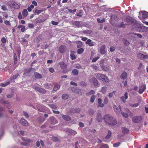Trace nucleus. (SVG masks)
<instances>
[{
	"label": "nucleus",
	"mask_w": 148,
	"mask_h": 148,
	"mask_svg": "<svg viewBox=\"0 0 148 148\" xmlns=\"http://www.w3.org/2000/svg\"><path fill=\"white\" fill-rule=\"evenodd\" d=\"M104 119L106 123L109 125H114L117 123L116 119L109 115H106L104 116Z\"/></svg>",
	"instance_id": "nucleus-1"
},
{
	"label": "nucleus",
	"mask_w": 148,
	"mask_h": 148,
	"mask_svg": "<svg viewBox=\"0 0 148 148\" xmlns=\"http://www.w3.org/2000/svg\"><path fill=\"white\" fill-rule=\"evenodd\" d=\"M95 76L98 79L102 81L106 82H108L109 81L108 77L103 74L100 73H97L95 74Z\"/></svg>",
	"instance_id": "nucleus-2"
},
{
	"label": "nucleus",
	"mask_w": 148,
	"mask_h": 148,
	"mask_svg": "<svg viewBox=\"0 0 148 148\" xmlns=\"http://www.w3.org/2000/svg\"><path fill=\"white\" fill-rule=\"evenodd\" d=\"M139 14L138 17L140 19H145L148 17V12L145 11H140L139 12Z\"/></svg>",
	"instance_id": "nucleus-3"
},
{
	"label": "nucleus",
	"mask_w": 148,
	"mask_h": 148,
	"mask_svg": "<svg viewBox=\"0 0 148 148\" xmlns=\"http://www.w3.org/2000/svg\"><path fill=\"white\" fill-rule=\"evenodd\" d=\"M142 117L140 116H134L132 118V121L135 123H139L142 120Z\"/></svg>",
	"instance_id": "nucleus-4"
},
{
	"label": "nucleus",
	"mask_w": 148,
	"mask_h": 148,
	"mask_svg": "<svg viewBox=\"0 0 148 148\" xmlns=\"http://www.w3.org/2000/svg\"><path fill=\"white\" fill-rule=\"evenodd\" d=\"M114 110L117 115L120 114V112H121V107L119 106V108L116 105L113 106Z\"/></svg>",
	"instance_id": "nucleus-5"
},
{
	"label": "nucleus",
	"mask_w": 148,
	"mask_h": 148,
	"mask_svg": "<svg viewBox=\"0 0 148 148\" xmlns=\"http://www.w3.org/2000/svg\"><path fill=\"white\" fill-rule=\"evenodd\" d=\"M19 123L22 125L27 126L28 125L27 121L24 118H22L19 121Z\"/></svg>",
	"instance_id": "nucleus-6"
},
{
	"label": "nucleus",
	"mask_w": 148,
	"mask_h": 148,
	"mask_svg": "<svg viewBox=\"0 0 148 148\" xmlns=\"http://www.w3.org/2000/svg\"><path fill=\"white\" fill-rule=\"evenodd\" d=\"M146 86L144 84L140 85L139 86V93L140 94H142L145 90L146 89Z\"/></svg>",
	"instance_id": "nucleus-7"
},
{
	"label": "nucleus",
	"mask_w": 148,
	"mask_h": 148,
	"mask_svg": "<svg viewBox=\"0 0 148 148\" xmlns=\"http://www.w3.org/2000/svg\"><path fill=\"white\" fill-rule=\"evenodd\" d=\"M90 82H93L95 86H98V82L97 79L95 77H93L90 79Z\"/></svg>",
	"instance_id": "nucleus-8"
},
{
	"label": "nucleus",
	"mask_w": 148,
	"mask_h": 148,
	"mask_svg": "<svg viewBox=\"0 0 148 148\" xmlns=\"http://www.w3.org/2000/svg\"><path fill=\"white\" fill-rule=\"evenodd\" d=\"M34 88L36 90L42 93H45L46 92V90L45 89L40 88L38 87L35 86L34 87Z\"/></svg>",
	"instance_id": "nucleus-9"
},
{
	"label": "nucleus",
	"mask_w": 148,
	"mask_h": 148,
	"mask_svg": "<svg viewBox=\"0 0 148 148\" xmlns=\"http://www.w3.org/2000/svg\"><path fill=\"white\" fill-rule=\"evenodd\" d=\"M10 6L14 8H19V6L16 3L12 1L10 2Z\"/></svg>",
	"instance_id": "nucleus-10"
},
{
	"label": "nucleus",
	"mask_w": 148,
	"mask_h": 148,
	"mask_svg": "<svg viewBox=\"0 0 148 148\" xmlns=\"http://www.w3.org/2000/svg\"><path fill=\"white\" fill-rule=\"evenodd\" d=\"M72 90L73 92L78 94H82V93L81 92V90L79 89L78 88L73 87L72 88Z\"/></svg>",
	"instance_id": "nucleus-11"
},
{
	"label": "nucleus",
	"mask_w": 148,
	"mask_h": 148,
	"mask_svg": "<svg viewBox=\"0 0 148 148\" xmlns=\"http://www.w3.org/2000/svg\"><path fill=\"white\" fill-rule=\"evenodd\" d=\"M128 98V94L126 92L124 95V96L121 97V99L122 101L124 103L126 102L125 100Z\"/></svg>",
	"instance_id": "nucleus-12"
},
{
	"label": "nucleus",
	"mask_w": 148,
	"mask_h": 148,
	"mask_svg": "<svg viewBox=\"0 0 148 148\" xmlns=\"http://www.w3.org/2000/svg\"><path fill=\"white\" fill-rule=\"evenodd\" d=\"M50 121L51 124H55L57 123V121L53 116H52L50 118Z\"/></svg>",
	"instance_id": "nucleus-13"
},
{
	"label": "nucleus",
	"mask_w": 148,
	"mask_h": 148,
	"mask_svg": "<svg viewBox=\"0 0 148 148\" xmlns=\"http://www.w3.org/2000/svg\"><path fill=\"white\" fill-rule=\"evenodd\" d=\"M66 49V47L64 46H61L59 48V51L60 53H63L65 52Z\"/></svg>",
	"instance_id": "nucleus-14"
},
{
	"label": "nucleus",
	"mask_w": 148,
	"mask_h": 148,
	"mask_svg": "<svg viewBox=\"0 0 148 148\" xmlns=\"http://www.w3.org/2000/svg\"><path fill=\"white\" fill-rule=\"evenodd\" d=\"M127 73L125 71H124L122 73L121 75V78L123 79H125L127 78Z\"/></svg>",
	"instance_id": "nucleus-15"
},
{
	"label": "nucleus",
	"mask_w": 148,
	"mask_h": 148,
	"mask_svg": "<svg viewBox=\"0 0 148 148\" xmlns=\"http://www.w3.org/2000/svg\"><path fill=\"white\" fill-rule=\"evenodd\" d=\"M121 130L122 133L124 134H126L129 132L128 129L125 127H122L121 128Z\"/></svg>",
	"instance_id": "nucleus-16"
},
{
	"label": "nucleus",
	"mask_w": 148,
	"mask_h": 148,
	"mask_svg": "<svg viewBox=\"0 0 148 148\" xmlns=\"http://www.w3.org/2000/svg\"><path fill=\"white\" fill-rule=\"evenodd\" d=\"M66 131H67L69 132L71 134L73 135H75L77 134V132H76L72 130L69 129L67 128L66 130Z\"/></svg>",
	"instance_id": "nucleus-17"
},
{
	"label": "nucleus",
	"mask_w": 148,
	"mask_h": 148,
	"mask_svg": "<svg viewBox=\"0 0 148 148\" xmlns=\"http://www.w3.org/2000/svg\"><path fill=\"white\" fill-rule=\"evenodd\" d=\"M100 66L103 70L105 71H107L109 70V66H106L104 65H100Z\"/></svg>",
	"instance_id": "nucleus-18"
},
{
	"label": "nucleus",
	"mask_w": 148,
	"mask_h": 148,
	"mask_svg": "<svg viewBox=\"0 0 148 148\" xmlns=\"http://www.w3.org/2000/svg\"><path fill=\"white\" fill-rule=\"evenodd\" d=\"M105 46L104 45H103L101 47L100 49V52L102 54H104L105 53Z\"/></svg>",
	"instance_id": "nucleus-19"
},
{
	"label": "nucleus",
	"mask_w": 148,
	"mask_h": 148,
	"mask_svg": "<svg viewBox=\"0 0 148 148\" xmlns=\"http://www.w3.org/2000/svg\"><path fill=\"white\" fill-rule=\"evenodd\" d=\"M86 43L90 46H92L94 45V42H92L90 39L87 40Z\"/></svg>",
	"instance_id": "nucleus-20"
},
{
	"label": "nucleus",
	"mask_w": 148,
	"mask_h": 148,
	"mask_svg": "<svg viewBox=\"0 0 148 148\" xmlns=\"http://www.w3.org/2000/svg\"><path fill=\"white\" fill-rule=\"evenodd\" d=\"M102 118L101 114L99 113H98L97 114V120L99 122H101L102 121Z\"/></svg>",
	"instance_id": "nucleus-21"
},
{
	"label": "nucleus",
	"mask_w": 148,
	"mask_h": 148,
	"mask_svg": "<svg viewBox=\"0 0 148 148\" xmlns=\"http://www.w3.org/2000/svg\"><path fill=\"white\" fill-rule=\"evenodd\" d=\"M98 103L99 104V106L101 107H103L104 106V104L102 103V100L101 98L98 99Z\"/></svg>",
	"instance_id": "nucleus-22"
},
{
	"label": "nucleus",
	"mask_w": 148,
	"mask_h": 148,
	"mask_svg": "<svg viewBox=\"0 0 148 148\" xmlns=\"http://www.w3.org/2000/svg\"><path fill=\"white\" fill-rule=\"evenodd\" d=\"M34 75L35 77L37 79H41L42 78L41 75L37 72L34 73Z\"/></svg>",
	"instance_id": "nucleus-23"
},
{
	"label": "nucleus",
	"mask_w": 148,
	"mask_h": 148,
	"mask_svg": "<svg viewBox=\"0 0 148 148\" xmlns=\"http://www.w3.org/2000/svg\"><path fill=\"white\" fill-rule=\"evenodd\" d=\"M59 64L61 67L62 69H65L66 68V64L63 62H61L59 63Z\"/></svg>",
	"instance_id": "nucleus-24"
},
{
	"label": "nucleus",
	"mask_w": 148,
	"mask_h": 148,
	"mask_svg": "<svg viewBox=\"0 0 148 148\" xmlns=\"http://www.w3.org/2000/svg\"><path fill=\"white\" fill-rule=\"evenodd\" d=\"M22 139L26 141V142L24 143H21V144L24 146L27 145L28 144V142H29V140L27 139V138H22Z\"/></svg>",
	"instance_id": "nucleus-25"
},
{
	"label": "nucleus",
	"mask_w": 148,
	"mask_h": 148,
	"mask_svg": "<svg viewBox=\"0 0 148 148\" xmlns=\"http://www.w3.org/2000/svg\"><path fill=\"white\" fill-rule=\"evenodd\" d=\"M91 66L93 69L95 70L96 71H98L99 70V67L95 64L91 65Z\"/></svg>",
	"instance_id": "nucleus-26"
},
{
	"label": "nucleus",
	"mask_w": 148,
	"mask_h": 148,
	"mask_svg": "<svg viewBox=\"0 0 148 148\" xmlns=\"http://www.w3.org/2000/svg\"><path fill=\"white\" fill-rule=\"evenodd\" d=\"M63 118L66 121H69L71 120V118L68 115H63L62 116Z\"/></svg>",
	"instance_id": "nucleus-27"
},
{
	"label": "nucleus",
	"mask_w": 148,
	"mask_h": 148,
	"mask_svg": "<svg viewBox=\"0 0 148 148\" xmlns=\"http://www.w3.org/2000/svg\"><path fill=\"white\" fill-rule=\"evenodd\" d=\"M28 12L26 9H24L22 12V14L23 16L26 17L27 15Z\"/></svg>",
	"instance_id": "nucleus-28"
},
{
	"label": "nucleus",
	"mask_w": 148,
	"mask_h": 148,
	"mask_svg": "<svg viewBox=\"0 0 148 148\" xmlns=\"http://www.w3.org/2000/svg\"><path fill=\"white\" fill-rule=\"evenodd\" d=\"M107 88L106 87H103L102 88L100 92L103 94H105L107 91Z\"/></svg>",
	"instance_id": "nucleus-29"
},
{
	"label": "nucleus",
	"mask_w": 148,
	"mask_h": 148,
	"mask_svg": "<svg viewBox=\"0 0 148 148\" xmlns=\"http://www.w3.org/2000/svg\"><path fill=\"white\" fill-rule=\"evenodd\" d=\"M45 86L46 88L48 89L52 88V86L51 85L48 83L45 84Z\"/></svg>",
	"instance_id": "nucleus-30"
},
{
	"label": "nucleus",
	"mask_w": 148,
	"mask_h": 148,
	"mask_svg": "<svg viewBox=\"0 0 148 148\" xmlns=\"http://www.w3.org/2000/svg\"><path fill=\"white\" fill-rule=\"evenodd\" d=\"M60 85L58 84H56L53 89L54 91H56L58 90L60 88Z\"/></svg>",
	"instance_id": "nucleus-31"
},
{
	"label": "nucleus",
	"mask_w": 148,
	"mask_h": 148,
	"mask_svg": "<svg viewBox=\"0 0 148 148\" xmlns=\"http://www.w3.org/2000/svg\"><path fill=\"white\" fill-rule=\"evenodd\" d=\"M77 47L78 48H80L82 47V43L81 41H78L77 42Z\"/></svg>",
	"instance_id": "nucleus-32"
},
{
	"label": "nucleus",
	"mask_w": 148,
	"mask_h": 148,
	"mask_svg": "<svg viewBox=\"0 0 148 148\" xmlns=\"http://www.w3.org/2000/svg\"><path fill=\"white\" fill-rule=\"evenodd\" d=\"M112 134V133L110 130L108 131V134L107 136H106V139H108L109 138Z\"/></svg>",
	"instance_id": "nucleus-33"
},
{
	"label": "nucleus",
	"mask_w": 148,
	"mask_h": 148,
	"mask_svg": "<svg viewBox=\"0 0 148 148\" xmlns=\"http://www.w3.org/2000/svg\"><path fill=\"white\" fill-rule=\"evenodd\" d=\"M139 104L138 103H136L134 104L132 103L129 104V105L131 107H136L139 106Z\"/></svg>",
	"instance_id": "nucleus-34"
},
{
	"label": "nucleus",
	"mask_w": 148,
	"mask_h": 148,
	"mask_svg": "<svg viewBox=\"0 0 148 148\" xmlns=\"http://www.w3.org/2000/svg\"><path fill=\"white\" fill-rule=\"evenodd\" d=\"M34 6L33 5H31L29 6L27 8V10L29 12L31 11L32 9L34 8Z\"/></svg>",
	"instance_id": "nucleus-35"
},
{
	"label": "nucleus",
	"mask_w": 148,
	"mask_h": 148,
	"mask_svg": "<svg viewBox=\"0 0 148 148\" xmlns=\"http://www.w3.org/2000/svg\"><path fill=\"white\" fill-rule=\"evenodd\" d=\"M17 58L16 55L15 53L14 54V64H16L17 62Z\"/></svg>",
	"instance_id": "nucleus-36"
},
{
	"label": "nucleus",
	"mask_w": 148,
	"mask_h": 148,
	"mask_svg": "<svg viewBox=\"0 0 148 148\" xmlns=\"http://www.w3.org/2000/svg\"><path fill=\"white\" fill-rule=\"evenodd\" d=\"M69 97L68 95L67 94H64L62 95V98L63 99H66Z\"/></svg>",
	"instance_id": "nucleus-37"
},
{
	"label": "nucleus",
	"mask_w": 148,
	"mask_h": 148,
	"mask_svg": "<svg viewBox=\"0 0 148 148\" xmlns=\"http://www.w3.org/2000/svg\"><path fill=\"white\" fill-rule=\"evenodd\" d=\"M72 73H73L74 75H77L78 73V71L76 69L73 70L72 71Z\"/></svg>",
	"instance_id": "nucleus-38"
},
{
	"label": "nucleus",
	"mask_w": 148,
	"mask_h": 148,
	"mask_svg": "<svg viewBox=\"0 0 148 148\" xmlns=\"http://www.w3.org/2000/svg\"><path fill=\"white\" fill-rule=\"evenodd\" d=\"M84 51V49L82 48L79 49L77 50V53L79 54H81Z\"/></svg>",
	"instance_id": "nucleus-39"
},
{
	"label": "nucleus",
	"mask_w": 148,
	"mask_h": 148,
	"mask_svg": "<svg viewBox=\"0 0 148 148\" xmlns=\"http://www.w3.org/2000/svg\"><path fill=\"white\" fill-rule=\"evenodd\" d=\"M18 76V75H13L11 78L10 80L11 82H14L13 81L16 79Z\"/></svg>",
	"instance_id": "nucleus-40"
},
{
	"label": "nucleus",
	"mask_w": 148,
	"mask_h": 148,
	"mask_svg": "<svg viewBox=\"0 0 148 148\" xmlns=\"http://www.w3.org/2000/svg\"><path fill=\"white\" fill-rule=\"evenodd\" d=\"M121 114L124 117L127 118L128 117V116L127 113H124L122 112H121Z\"/></svg>",
	"instance_id": "nucleus-41"
},
{
	"label": "nucleus",
	"mask_w": 148,
	"mask_h": 148,
	"mask_svg": "<svg viewBox=\"0 0 148 148\" xmlns=\"http://www.w3.org/2000/svg\"><path fill=\"white\" fill-rule=\"evenodd\" d=\"M10 83V82H6L4 84L3 83H1V85L2 86L5 87V86L8 85Z\"/></svg>",
	"instance_id": "nucleus-42"
},
{
	"label": "nucleus",
	"mask_w": 148,
	"mask_h": 148,
	"mask_svg": "<svg viewBox=\"0 0 148 148\" xmlns=\"http://www.w3.org/2000/svg\"><path fill=\"white\" fill-rule=\"evenodd\" d=\"M74 24L77 27L80 26V23L78 21H75L74 22Z\"/></svg>",
	"instance_id": "nucleus-43"
},
{
	"label": "nucleus",
	"mask_w": 148,
	"mask_h": 148,
	"mask_svg": "<svg viewBox=\"0 0 148 148\" xmlns=\"http://www.w3.org/2000/svg\"><path fill=\"white\" fill-rule=\"evenodd\" d=\"M95 99V96L94 95H92L90 98V102L92 103L94 101Z\"/></svg>",
	"instance_id": "nucleus-44"
},
{
	"label": "nucleus",
	"mask_w": 148,
	"mask_h": 148,
	"mask_svg": "<svg viewBox=\"0 0 148 148\" xmlns=\"http://www.w3.org/2000/svg\"><path fill=\"white\" fill-rule=\"evenodd\" d=\"M42 11V10H37L36 9L35 10L34 12L38 14L41 13Z\"/></svg>",
	"instance_id": "nucleus-45"
},
{
	"label": "nucleus",
	"mask_w": 148,
	"mask_h": 148,
	"mask_svg": "<svg viewBox=\"0 0 148 148\" xmlns=\"http://www.w3.org/2000/svg\"><path fill=\"white\" fill-rule=\"evenodd\" d=\"M120 144V143L119 142L114 144L113 145V146L114 147H118Z\"/></svg>",
	"instance_id": "nucleus-46"
},
{
	"label": "nucleus",
	"mask_w": 148,
	"mask_h": 148,
	"mask_svg": "<svg viewBox=\"0 0 148 148\" xmlns=\"http://www.w3.org/2000/svg\"><path fill=\"white\" fill-rule=\"evenodd\" d=\"M95 93V91L93 90H90L89 93H87V95H90L94 94Z\"/></svg>",
	"instance_id": "nucleus-47"
},
{
	"label": "nucleus",
	"mask_w": 148,
	"mask_h": 148,
	"mask_svg": "<svg viewBox=\"0 0 148 148\" xmlns=\"http://www.w3.org/2000/svg\"><path fill=\"white\" fill-rule=\"evenodd\" d=\"M100 148H109L108 145L106 144H102Z\"/></svg>",
	"instance_id": "nucleus-48"
},
{
	"label": "nucleus",
	"mask_w": 148,
	"mask_h": 148,
	"mask_svg": "<svg viewBox=\"0 0 148 148\" xmlns=\"http://www.w3.org/2000/svg\"><path fill=\"white\" fill-rule=\"evenodd\" d=\"M115 92H116L115 91H114L110 93L108 95L109 97L110 98L112 97L113 96V94L115 93Z\"/></svg>",
	"instance_id": "nucleus-49"
},
{
	"label": "nucleus",
	"mask_w": 148,
	"mask_h": 148,
	"mask_svg": "<svg viewBox=\"0 0 148 148\" xmlns=\"http://www.w3.org/2000/svg\"><path fill=\"white\" fill-rule=\"evenodd\" d=\"M4 23L6 25H9V26L11 25V23H10L9 21L6 20L4 21Z\"/></svg>",
	"instance_id": "nucleus-50"
},
{
	"label": "nucleus",
	"mask_w": 148,
	"mask_h": 148,
	"mask_svg": "<svg viewBox=\"0 0 148 148\" xmlns=\"http://www.w3.org/2000/svg\"><path fill=\"white\" fill-rule=\"evenodd\" d=\"M97 21L99 23H101L105 21V19L103 18L101 20H100V19L98 18L97 19Z\"/></svg>",
	"instance_id": "nucleus-51"
},
{
	"label": "nucleus",
	"mask_w": 148,
	"mask_h": 148,
	"mask_svg": "<svg viewBox=\"0 0 148 148\" xmlns=\"http://www.w3.org/2000/svg\"><path fill=\"white\" fill-rule=\"evenodd\" d=\"M99 57L97 56L96 57L94 58L92 60V62H95L99 59Z\"/></svg>",
	"instance_id": "nucleus-52"
},
{
	"label": "nucleus",
	"mask_w": 148,
	"mask_h": 148,
	"mask_svg": "<svg viewBox=\"0 0 148 148\" xmlns=\"http://www.w3.org/2000/svg\"><path fill=\"white\" fill-rule=\"evenodd\" d=\"M1 41L2 43H5L6 41L5 38V37H2L1 39Z\"/></svg>",
	"instance_id": "nucleus-53"
},
{
	"label": "nucleus",
	"mask_w": 148,
	"mask_h": 148,
	"mask_svg": "<svg viewBox=\"0 0 148 148\" xmlns=\"http://www.w3.org/2000/svg\"><path fill=\"white\" fill-rule=\"evenodd\" d=\"M71 57L72 60H74L75 59L76 57L75 55L73 54H71L70 55Z\"/></svg>",
	"instance_id": "nucleus-54"
},
{
	"label": "nucleus",
	"mask_w": 148,
	"mask_h": 148,
	"mask_svg": "<svg viewBox=\"0 0 148 148\" xmlns=\"http://www.w3.org/2000/svg\"><path fill=\"white\" fill-rule=\"evenodd\" d=\"M1 9L3 11H6L7 10V8L5 5H3L1 6Z\"/></svg>",
	"instance_id": "nucleus-55"
},
{
	"label": "nucleus",
	"mask_w": 148,
	"mask_h": 148,
	"mask_svg": "<svg viewBox=\"0 0 148 148\" xmlns=\"http://www.w3.org/2000/svg\"><path fill=\"white\" fill-rule=\"evenodd\" d=\"M143 54L141 53H139L138 54L137 56L138 58L142 59Z\"/></svg>",
	"instance_id": "nucleus-56"
},
{
	"label": "nucleus",
	"mask_w": 148,
	"mask_h": 148,
	"mask_svg": "<svg viewBox=\"0 0 148 148\" xmlns=\"http://www.w3.org/2000/svg\"><path fill=\"white\" fill-rule=\"evenodd\" d=\"M50 107L54 109H56L57 107L56 106L54 105L53 104H51L50 105Z\"/></svg>",
	"instance_id": "nucleus-57"
},
{
	"label": "nucleus",
	"mask_w": 148,
	"mask_h": 148,
	"mask_svg": "<svg viewBox=\"0 0 148 148\" xmlns=\"http://www.w3.org/2000/svg\"><path fill=\"white\" fill-rule=\"evenodd\" d=\"M124 44L125 45H127L129 44V42L127 40L124 39L123 40Z\"/></svg>",
	"instance_id": "nucleus-58"
},
{
	"label": "nucleus",
	"mask_w": 148,
	"mask_h": 148,
	"mask_svg": "<svg viewBox=\"0 0 148 148\" xmlns=\"http://www.w3.org/2000/svg\"><path fill=\"white\" fill-rule=\"evenodd\" d=\"M108 102V99L107 98H105L104 100V103L105 104L107 103Z\"/></svg>",
	"instance_id": "nucleus-59"
},
{
	"label": "nucleus",
	"mask_w": 148,
	"mask_h": 148,
	"mask_svg": "<svg viewBox=\"0 0 148 148\" xmlns=\"http://www.w3.org/2000/svg\"><path fill=\"white\" fill-rule=\"evenodd\" d=\"M130 20V21H131L132 23L133 24V23H135L136 24L137 23V22L136 20L132 19V18H131Z\"/></svg>",
	"instance_id": "nucleus-60"
},
{
	"label": "nucleus",
	"mask_w": 148,
	"mask_h": 148,
	"mask_svg": "<svg viewBox=\"0 0 148 148\" xmlns=\"http://www.w3.org/2000/svg\"><path fill=\"white\" fill-rule=\"evenodd\" d=\"M23 114L26 117L28 118L29 117V116L27 114V113L25 112H23Z\"/></svg>",
	"instance_id": "nucleus-61"
},
{
	"label": "nucleus",
	"mask_w": 148,
	"mask_h": 148,
	"mask_svg": "<svg viewBox=\"0 0 148 148\" xmlns=\"http://www.w3.org/2000/svg\"><path fill=\"white\" fill-rule=\"evenodd\" d=\"M51 23L54 25H57L58 24V23L57 22H55L54 21H52L51 22Z\"/></svg>",
	"instance_id": "nucleus-62"
},
{
	"label": "nucleus",
	"mask_w": 148,
	"mask_h": 148,
	"mask_svg": "<svg viewBox=\"0 0 148 148\" xmlns=\"http://www.w3.org/2000/svg\"><path fill=\"white\" fill-rule=\"evenodd\" d=\"M49 71L51 73H53L54 72V69L52 68H49Z\"/></svg>",
	"instance_id": "nucleus-63"
},
{
	"label": "nucleus",
	"mask_w": 148,
	"mask_h": 148,
	"mask_svg": "<svg viewBox=\"0 0 148 148\" xmlns=\"http://www.w3.org/2000/svg\"><path fill=\"white\" fill-rule=\"evenodd\" d=\"M18 18L20 19H21L22 18V16L21 12L19 13L18 14Z\"/></svg>",
	"instance_id": "nucleus-64"
}]
</instances>
